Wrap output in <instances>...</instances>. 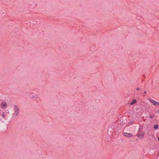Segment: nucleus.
Listing matches in <instances>:
<instances>
[{"mask_svg":"<svg viewBox=\"0 0 159 159\" xmlns=\"http://www.w3.org/2000/svg\"><path fill=\"white\" fill-rule=\"evenodd\" d=\"M158 128V126L157 124H155L154 125L153 128L155 129H157Z\"/></svg>","mask_w":159,"mask_h":159,"instance_id":"obj_7","label":"nucleus"},{"mask_svg":"<svg viewBox=\"0 0 159 159\" xmlns=\"http://www.w3.org/2000/svg\"><path fill=\"white\" fill-rule=\"evenodd\" d=\"M156 105H157V106L159 105V102H157V103L156 104Z\"/></svg>","mask_w":159,"mask_h":159,"instance_id":"obj_12","label":"nucleus"},{"mask_svg":"<svg viewBox=\"0 0 159 159\" xmlns=\"http://www.w3.org/2000/svg\"><path fill=\"white\" fill-rule=\"evenodd\" d=\"M14 111L15 113L13 114V116L14 117L17 116L19 113V109L16 105L14 106Z\"/></svg>","mask_w":159,"mask_h":159,"instance_id":"obj_1","label":"nucleus"},{"mask_svg":"<svg viewBox=\"0 0 159 159\" xmlns=\"http://www.w3.org/2000/svg\"><path fill=\"white\" fill-rule=\"evenodd\" d=\"M133 121H131L130 122H129V123H128V124L129 125H131L132 124H133Z\"/></svg>","mask_w":159,"mask_h":159,"instance_id":"obj_9","label":"nucleus"},{"mask_svg":"<svg viewBox=\"0 0 159 159\" xmlns=\"http://www.w3.org/2000/svg\"><path fill=\"white\" fill-rule=\"evenodd\" d=\"M7 105L6 102H2L1 104V107L3 108H5V107Z\"/></svg>","mask_w":159,"mask_h":159,"instance_id":"obj_5","label":"nucleus"},{"mask_svg":"<svg viewBox=\"0 0 159 159\" xmlns=\"http://www.w3.org/2000/svg\"><path fill=\"white\" fill-rule=\"evenodd\" d=\"M155 112H156L157 113H158V114H159V109L155 111Z\"/></svg>","mask_w":159,"mask_h":159,"instance_id":"obj_10","label":"nucleus"},{"mask_svg":"<svg viewBox=\"0 0 159 159\" xmlns=\"http://www.w3.org/2000/svg\"><path fill=\"white\" fill-rule=\"evenodd\" d=\"M144 93H147V92H146V91H144Z\"/></svg>","mask_w":159,"mask_h":159,"instance_id":"obj_15","label":"nucleus"},{"mask_svg":"<svg viewBox=\"0 0 159 159\" xmlns=\"http://www.w3.org/2000/svg\"><path fill=\"white\" fill-rule=\"evenodd\" d=\"M154 116V115H153V116H149V117H150V118H152H152H153V116Z\"/></svg>","mask_w":159,"mask_h":159,"instance_id":"obj_13","label":"nucleus"},{"mask_svg":"<svg viewBox=\"0 0 159 159\" xmlns=\"http://www.w3.org/2000/svg\"><path fill=\"white\" fill-rule=\"evenodd\" d=\"M148 100L152 102L154 106H156V104L157 103V102L156 101L151 98H148Z\"/></svg>","mask_w":159,"mask_h":159,"instance_id":"obj_4","label":"nucleus"},{"mask_svg":"<svg viewBox=\"0 0 159 159\" xmlns=\"http://www.w3.org/2000/svg\"><path fill=\"white\" fill-rule=\"evenodd\" d=\"M145 134V133L143 131V132H142V133H138L137 135L136 136L138 138L142 139L144 138V135Z\"/></svg>","mask_w":159,"mask_h":159,"instance_id":"obj_2","label":"nucleus"},{"mask_svg":"<svg viewBox=\"0 0 159 159\" xmlns=\"http://www.w3.org/2000/svg\"><path fill=\"white\" fill-rule=\"evenodd\" d=\"M142 129V128H140V127H139V130H138V132H140V131Z\"/></svg>","mask_w":159,"mask_h":159,"instance_id":"obj_11","label":"nucleus"},{"mask_svg":"<svg viewBox=\"0 0 159 159\" xmlns=\"http://www.w3.org/2000/svg\"><path fill=\"white\" fill-rule=\"evenodd\" d=\"M136 90H140V89L139 88H137Z\"/></svg>","mask_w":159,"mask_h":159,"instance_id":"obj_14","label":"nucleus"},{"mask_svg":"<svg viewBox=\"0 0 159 159\" xmlns=\"http://www.w3.org/2000/svg\"><path fill=\"white\" fill-rule=\"evenodd\" d=\"M158 140L159 141V137H158Z\"/></svg>","mask_w":159,"mask_h":159,"instance_id":"obj_16","label":"nucleus"},{"mask_svg":"<svg viewBox=\"0 0 159 159\" xmlns=\"http://www.w3.org/2000/svg\"><path fill=\"white\" fill-rule=\"evenodd\" d=\"M137 102V100L135 99H133L132 102H130V105H133L135 103H136Z\"/></svg>","mask_w":159,"mask_h":159,"instance_id":"obj_6","label":"nucleus"},{"mask_svg":"<svg viewBox=\"0 0 159 159\" xmlns=\"http://www.w3.org/2000/svg\"><path fill=\"white\" fill-rule=\"evenodd\" d=\"M123 135L125 136L126 137H131L133 135V134L132 133H128L127 132L124 133Z\"/></svg>","mask_w":159,"mask_h":159,"instance_id":"obj_3","label":"nucleus"},{"mask_svg":"<svg viewBox=\"0 0 159 159\" xmlns=\"http://www.w3.org/2000/svg\"><path fill=\"white\" fill-rule=\"evenodd\" d=\"M9 113L8 111L6 113V114H5V112L3 113L2 114L3 117L4 118H5V117L6 116V114H7V113Z\"/></svg>","mask_w":159,"mask_h":159,"instance_id":"obj_8","label":"nucleus"}]
</instances>
